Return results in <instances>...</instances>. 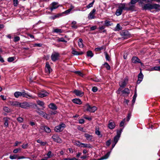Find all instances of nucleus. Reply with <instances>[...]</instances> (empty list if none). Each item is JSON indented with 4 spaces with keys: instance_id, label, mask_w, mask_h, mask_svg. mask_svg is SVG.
Listing matches in <instances>:
<instances>
[{
    "instance_id": "f257e3e1",
    "label": "nucleus",
    "mask_w": 160,
    "mask_h": 160,
    "mask_svg": "<svg viewBox=\"0 0 160 160\" xmlns=\"http://www.w3.org/2000/svg\"><path fill=\"white\" fill-rule=\"evenodd\" d=\"M14 95L15 97L18 98L19 97L22 96L28 98L34 99L35 97L32 95H29L28 93H26L24 90H23L22 92H16L14 93Z\"/></svg>"
},
{
    "instance_id": "f03ea898",
    "label": "nucleus",
    "mask_w": 160,
    "mask_h": 160,
    "mask_svg": "<svg viewBox=\"0 0 160 160\" xmlns=\"http://www.w3.org/2000/svg\"><path fill=\"white\" fill-rule=\"evenodd\" d=\"M127 6V5L124 3L120 4L119 5L118 8L116 11L115 14L116 16H119L121 15L123 10L129 9V8H128Z\"/></svg>"
},
{
    "instance_id": "7ed1b4c3",
    "label": "nucleus",
    "mask_w": 160,
    "mask_h": 160,
    "mask_svg": "<svg viewBox=\"0 0 160 160\" xmlns=\"http://www.w3.org/2000/svg\"><path fill=\"white\" fill-rule=\"evenodd\" d=\"M128 81V79L126 78L122 80L119 82L120 88H118V93H120V92L122 89V88H124L126 85Z\"/></svg>"
},
{
    "instance_id": "20e7f679",
    "label": "nucleus",
    "mask_w": 160,
    "mask_h": 160,
    "mask_svg": "<svg viewBox=\"0 0 160 160\" xmlns=\"http://www.w3.org/2000/svg\"><path fill=\"white\" fill-rule=\"evenodd\" d=\"M66 127L65 124L62 123L55 127L54 130L58 132H62Z\"/></svg>"
},
{
    "instance_id": "39448f33",
    "label": "nucleus",
    "mask_w": 160,
    "mask_h": 160,
    "mask_svg": "<svg viewBox=\"0 0 160 160\" xmlns=\"http://www.w3.org/2000/svg\"><path fill=\"white\" fill-rule=\"evenodd\" d=\"M84 108L86 109V111L91 112H94L97 109V108L96 107H91L88 103H87L84 106Z\"/></svg>"
},
{
    "instance_id": "423d86ee",
    "label": "nucleus",
    "mask_w": 160,
    "mask_h": 160,
    "mask_svg": "<svg viewBox=\"0 0 160 160\" xmlns=\"http://www.w3.org/2000/svg\"><path fill=\"white\" fill-rule=\"evenodd\" d=\"M122 128H120L117 130V135L114 138V142L117 143L120 137L121 133L122 131Z\"/></svg>"
},
{
    "instance_id": "0eeeda50",
    "label": "nucleus",
    "mask_w": 160,
    "mask_h": 160,
    "mask_svg": "<svg viewBox=\"0 0 160 160\" xmlns=\"http://www.w3.org/2000/svg\"><path fill=\"white\" fill-rule=\"evenodd\" d=\"M36 112L40 115L43 117L44 118L47 119H49L48 117V115L46 112L41 111L39 108H37V110H36Z\"/></svg>"
},
{
    "instance_id": "6e6552de",
    "label": "nucleus",
    "mask_w": 160,
    "mask_h": 160,
    "mask_svg": "<svg viewBox=\"0 0 160 160\" xmlns=\"http://www.w3.org/2000/svg\"><path fill=\"white\" fill-rule=\"evenodd\" d=\"M59 56L58 53L54 52L52 53L51 58L53 61L55 62L58 59Z\"/></svg>"
},
{
    "instance_id": "1a4fd4ad",
    "label": "nucleus",
    "mask_w": 160,
    "mask_h": 160,
    "mask_svg": "<svg viewBox=\"0 0 160 160\" xmlns=\"http://www.w3.org/2000/svg\"><path fill=\"white\" fill-rule=\"evenodd\" d=\"M31 106V103L26 102H24L22 103L20 102L19 107L23 108H26Z\"/></svg>"
},
{
    "instance_id": "9d476101",
    "label": "nucleus",
    "mask_w": 160,
    "mask_h": 160,
    "mask_svg": "<svg viewBox=\"0 0 160 160\" xmlns=\"http://www.w3.org/2000/svg\"><path fill=\"white\" fill-rule=\"evenodd\" d=\"M96 11V9H93L88 14V18L90 20L95 18V15Z\"/></svg>"
},
{
    "instance_id": "9b49d317",
    "label": "nucleus",
    "mask_w": 160,
    "mask_h": 160,
    "mask_svg": "<svg viewBox=\"0 0 160 160\" xmlns=\"http://www.w3.org/2000/svg\"><path fill=\"white\" fill-rule=\"evenodd\" d=\"M52 138L55 142L57 143H61L62 142L61 139L57 135H53Z\"/></svg>"
},
{
    "instance_id": "f8f14e48",
    "label": "nucleus",
    "mask_w": 160,
    "mask_h": 160,
    "mask_svg": "<svg viewBox=\"0 0 160 160\" xmlns=\"http://www.w3.org/2000/svg\"><path fill=\"white\" fill-rule=\"evenodd\" d=\"M48 94V93L45 91H42L40 92L38 94V97L41 98H43L47 96Z\"/></svg>"
},
{
    "instance_id": "ddd939ff",
    "label": "nucleus",
    "mask_w": 160,
    "mask_h": 160,
    "mask_svg": "<svg viewBox=\"0 0 160 160\" xmlns=\"http://www.w3.org/2000/svg\"><path fill=\"white\" fill-rule=\"evenodd\" d=\"M130 113H128V116H127V118H124L123 120H122L120 124V127H122L124 126L125 123L126 122H128L129 120V117H130Z\"/></svg>"
},
{
    "instance_id": "4468645a",
    "label": "nucleus",
    "mask_w": 160,
    "mask_h": 160,
    "mask_svg": "<svg viewBox=\"0 0 160 160\" xmlns=\"http://www.w3.org/2000/svg\"><path fill=\"white\" fill-rule=\"evenodd\" d=\"M142 8L143 10H146L151 9L152 4L147 3L145 4L142 6Z\"/></svg>"
},
{
    "instance_id": "2eb2a0df",
    "label": "nucleus",
    "mask_w": 160,
    "mask_h": 160,
    "mask_svg": "<svg viewBox=\"0 0 160 160\" xmlns=\"http://www.w3.org/2000/svg\"><path fill=\"white\" fill-rule=\"evenodd\" d=\"M84 136L86 139L89 142L93 141V136L92 135L89 134L87 133L84 134Z\"/></svg>"
},
{
    "instance_id": "dca6fc26",
    "label": "nucleus",
    "mask_w": 160,
    "mask_h": 160,
    "mask_svg": "<svg viewBox=\"0 0 160 160\" xmlns=\"http://www.w3.org/2000/svg\"><path fill=\"white\" fill-rule=\"evenodd\" d=\"M58 3L53 2L51 4L52 6L50 8L51 11H52L53 9L58 8L59 6L58 5Z\"/></svg>"
},
{
    "instance_id": "f3484780",
    "label": "nucleus",
    "mask_w": 160,
    "mask_h": 160,
    "mask_svg": "<svg viewBox=\"0 0 160 160\" xmlns=\"http://www.w3.org/2000/svg\"><path fill=\"white\" fill-rule=\"evenodd\" d=\"M45 70L47 74H49L52 71V69L48 62L46 63Z\"/></svg>"
},
{
    "instance_id": "a211bd4d",
    "label": "nucleus",
    "mask_w": 160,
    "mask_h": 160,
    "mask_svg": "<svg viewBox=\"0 0 160 160\" xmlns=\"http://www.w3.org/2000/svg\"><path fill=\"white\" fill-rule=\"evenodd\" d=\"M143 78V75L141 72H140L138 75V80L137 81V84H139L142 81Z\"/></svg>"
},
{
    "instance_id": "6ab92c4d",
    "label": "nucleus",
    "mask_w": 160,
    "mask_h": 160,
    "mask_svg": "<svg viewBox=\"0 0 160 160\" xmlns=\"http://www.w3.org/2000/svg\"><path fill=\"white\" fill-rule=\"evenodd\" d=\"M9 104L12 106L19 107L20 102L17 101H11L9 102Z\"/></svg>"
},
{
    "instance_id": "aec40b11",
    "label": "nucleus",
    "mask_w": 160,
    "mask_h": 160,
    "mask_svg": "<svg viewBox=\"0 0 160 160\" xmlns=\"http://www.w3.org/2000/svg\"><path fill=\"white\" fill-rule=\"evenodd\" d=\"M73 92L77 96L82 97L83 94L84 93L81 91L75 90Z\"/></svg>"
},
{
    "instance_id": "412c9836",
    "label": "nucleus",
    "mask_w": 160,
    "mask_h": 160,
    "mask_svg": "<svg viewBox=\"0 0 160 160\" xmlns=\"http://www.w3.org/2000/svg\"><path fill=\"white\" fill-rule=\"evenodd\" d=\"M152 9H154L157 10H160V5L158 4L152 3Z\"/></svg>"
},
{
    "instance_id": "4be33fe9",
    "label": "nucleus",
    "mask_w": 160,
    "mask_h": 160,
    "mask_svg": "<svg viewBox=\"0 0 160 160\" xmlns=\"http://www.w3.org/2000/svg\"><path fill=\"white\" fill-rule=\"evenodd\" d=\"M48 107L52 110H56L57 109V107L56 105L53 103H50L48 105Z\"/></svg>"
},
{
    "instance_id": "5701e85b",
    "label": "nucleus",
    "mask_w": 160,
    "mask_h": 160,
    "mask_svg": "<svg viewBox=\"0 0 160 160\" xmlns=\"http://www.w3.org/2000/svg\"><path fill=\"white\" fill-rule=\"evenodd\" d=\"M81 146L80 148L83 147L85 148H92V146L91 144H86L81 143Z\"/></svg>"
},
{
    "instance_id": "b1692460",
    "label": "nucleus",
    "mask_w": 160,
    "mask_h": 160,
    "mask_svg": "<svg viewBox=\"0 0 160 160\" xmlns=\"http://www.w3.org/2000/svg\"><path fill=\"white\" fill-rule=\"evenodd\" d=\"M113 23L111 21L106 20L104 21V25L105 27H108L109 26H111L112 25Z\"/></svg>"
},
{
    "instance_id": "393cba45",
    "label": "nucleus",
    "mask_w": 160,
    "mask_h": 160,
    "mask_svg": "<svg viewBox=\"0 0 160 160\" xmlns=\"http://www.w3.org/2000/svg\"><path fill=\"white\" fill-rule=\"evenodd\" d=\"M72 102L75 103L79 105L81 104L82 103L81 101L79 99H74L72 100Z\"/></svg>"
},
{
    "instance_id": "a878e982",
    "label": "nucleus",
    "mask_w": 160,
    "mask_h": 160,
    "mask_svg": "<svg viewBox=\"0 0 160 160\" xmlns=\"http://www.w3.org/2000/svg\"><path fill=\"white\" fill-rule=\"evenodd\" d=\"M115 125L114 122H110V121L109 122L108 124V127L109 129H113L115 128Z\"/></svg>"
},
{
    "instance_id": "bb28decb",
    "label": "nucleus",
    "mask_w": 160,
    "mask_h": 160,
    "mask_svg": "<svg viewBox=\"0 0 160 160\" xmlns=\"http://www.w3.org/2000/svg\"><path fill=\"white\" fill-rule=\"evenodd\" d=\"M140 60L136 57H133L132 59V62L134 63L140 62Z\"/></svg>"
},
{
    "instance_id": "cd10ccee",
    "label": "nucleus",
    "mask_w": 160,
    "mask_h": 160,
    "mask_svg": "<svg viewBox=\"0 0 160 160\" xmlns=\"http://www.w3.org/2000/svg\"><path fill=\"white\" fill-rule=\"evenodd\" d=\"M72 53L73 55H82L83 54V52H78L74 50H72Z\"/></svg>"
},
{
    "instance_id": "c85d7f7f",
    "label": "nucleus",
    "mask_w": 160,
    "mask_h": 160,
    "mask_svg": "<svg viewBox=\"0 0 160 160\" xmlns=\"http://www.w3.org/2000/svg\"><path fill=\"white\" fill-rule=\"evenodd\" d=\"M150 71H160V66H156L151 68L149 70Z\"/></svg>"
},
{
    "instance_id": "c756f323",
    "label": "nucleus",
    "mask_w": 160,
    "mask_h": 160,
    "mask_svg": "<svg viewBox=\"0 0 160 160\" xmlns=\"http://www.w3.org/2000/svg\"><path fill=\"white\" fill-rule=\"evenodd\" d=\"M78 45L80 48H82L83 45L82 43V40L81 38H79L78 40Z\"/></svg>"
},
{
    "instance_id": "7c9ffc66",
    "label": "nucleus",
    "mask_w": 160,
    "mask_h": 160,
    "mask_svg": "<svg viewBox=\"0 0 160 160\" xmlns=\"http://www.w3.org/2000/svg\"><path fill=\"white\" fill-rule=\"evenodd\" d=\"M45 131L47 133H49L51 132V130L50 128L46 126L42 127Z\"/></svg>"
},
{
    "instance_id": "2f4dec72",
    "label": "nucleus",
    "mask_w": 160,
    "mask_h": 160,
    "mask_svg": "<svg viewBox=\"0 0 160 160\" xmlns=\"http://www.w3.org/2000/svg\"><path fill=\"white\" fill-rule=\"evenodd\" d=\"M137 97V94L136 92V90L135 91L133 97V99L132 100V104H133L135 102V100Z\"/></svg>"
},
{
    "instance_id": "473e14b6",
    "label": "nucleus",
    "mask_w": 160,
    "mask_h": 160,
    "mask_svg": "<svg viewBox=\"0 0 160 160\" xmlns=\"http://www.w3.org/2000/svg\"><path fill=\"white\" fill-rule=\"evenodd\" d=\"M110 154V152H108L105 155L101 158L100 160H103L107 159L109 156Z\"/></svg>"
},
{
    "instance_id": "72a5a7b5",
    "label": "nucleus",
    "mask_w": 160,
    "mask_h": 160,
    "mask_svg": "<svg viewBox=\"0 0 160 160\" xmlns=\"http://www.w3.org/2000/svg\"><path fill=\"white\" fill-rule=\"evenodd\" d=\"M37 104L40 106L44 108V103L43 101L38 100L37 101Z\"/></svg>"
},
{
    "instance_id": "f704fd0d",
    "label": "nucleus",
    "mask_w": 160,
    "mask_h": 160,
    "mask_svg": "<svg viewBox=\"0 0 160 160\" xmlns=\"http://www.w3.org/2000/svg\"><path fill=\"white\" fill-rule=\"evenodd\" d=\"M115 30L117 31H119L122 29V27L120 26L119 24H117L116 27L115 28Z\"/></svg>"
},
{
    "instance_id": "c9c22d12",
    "label": "nucleus",
    "mask_w": 160,
    "mask_h": 160,
    "mask_svg": "<svg viewBox=\"0 0 160 160\" xmlns=\"http://www.w3.org/2000/svg\"><path fill=\"white\" fill-rule=\"evenodd\" d=\"M121 91L123 94H128L129 93V90L128 88H125L124 90Z\"/></svg>"
},
{
    "instance_id": "e433bc0d",
    "label": "nucleus",
    "mask_w": 160,
    "mask_h": 160,
    "mask_svg": "<svg viewBox=\"0 0 160 160\" xmlns=\"http://www.w3.org/2000/svg\"><path fill=\"white\" fill-rule=\"evenodd\" d=\"M74 145H76L78 147H80L81 146V144L82 142H81L79 141H74L73 142Z\"/></svg>"
},
{
    "instance_id": "4c0bfd02",
    "label": "nucleus",
    "mask_w": 160,
    "mask_h": 160,
    "mask_svg": "<svg viewBox=\"0 0 160 160\" xmlns=\"http://www.w3.org/2000/svg\"><path fill=\"white\" fill-rule=\"evenodd\" d=\"M120 33L122 36H126L128 34V32L126 30H123L122 31V32H120Z\"/></svg>"
},
{
    "instance_id": "58836bf2",
    "label": "nucleus",
    "mask_w": 160,
    "mask_h": 160,
    "mask_svg": "<svg viewBox=\"0 0 160 160\" xmlns=\"http://www.w3.org/2000/svg\"><path fill=\"white\" fill-rule=\"evenodd\" d=\"M37 142L40 143L41 145L42 146H44L47 144V142H42L40 139L37 140Z\"/></svg>"
},
{
    "instance_id": "ea45409f",
    "label": "nucleus",
    "mask_w": 160,
    "mask_h": 160,
    "mask_svg": "<svg viewBox=\"0 0 160 160\" xmlns=\"http://www.w3.org/2000/svg\"><path fill=\"white\" fill-rule=\"evenodd\" d=\"M18 156L17 155H10L9 157V158L11 159H18Z\"/></svg>"
},
{
    "instance_id": "a19ab883",
    "label": "nucleus",
    "mask_w": 160,
    "mask_h": 160,
    "mask_svg": "<svg viewBox=\"0 0 160 160\" xmlns=\"http://www.w3.org/2000/svg\"><path fill=\"white\" fill-rule=\"evenodd\" d=\"M87 55L88 57H93V55L91 51H89L87 52Z\"/></svg>"
},
{
    "instance_id": "79ce46f5",
    "label": "nucleus",
    "mask_w": 160,
    "mask_h": 160,
    "mask_svg": "<svg viewBox=\"0 0 160 160\" xmlns=\"http://www.w3.org/2000/svg\"><path fill=\"white\" fill-rule=\"evenodd\" d=\"M104 53L106 59L107 60L109 61L110 60V56H109L107 52H105Z\"/></svg>"
},
{
    "instance_id": "37998d69",
    "label": "nucleus",
    "mask_w": 160,
    "mask_h": 160,
    "mask_svg": "<svg viewBox=\"0 0 160 160\" xmlns=\"http://www.w3.org/2000/svg\"><path fill=\"white\" fill-rule=\"evenodd\" d=\"M47 157L48 158H50L51 157H52L53 155L52 154V152L51 151H49L48 152V153L47 154Z\"/></svg>"
},
{
    "instance_id": "c03bdc74",
    "label": "nucleus",
    "mask_w": 160,
    "mask_h": 160,
    "mask_svg": "<svg viewBox=\"0 0 160 160\" xmlns=\"http://www.w3.org/2000/svg\"><path fill=\"white\" fill-rule=\"evenodd\" d=\"M95 133L96 134L98 135H100V132L99 131V128H96L95 130Z\"/></svg>"
},
{
    "instance_id": "a18cd8bd",
    "label": "nucleus",
    "mask_w": 160,
    "mask_h": 160,
    "mask_svg": "<svg viewBox=\"0 0 160 160\" xmlns=\"http://www.w3.org/2000/svg\"><path fill=\"white\" fill-rule=\"evenodd\" d=\"M54 32L56 33H62V30L61 29L56 28L54 30Z\"/></svg>"
},
{
    "instance_id": "49530a36",
    "label": "nucleus",
    "mask_w": 160,
    "mask_h": 160,
    "mask_svg": "<svg viewBox=\"0 0 160 160\" xmlns=\"http://www.w3.org/2000/svg\"><path fill=\"white\" fill-rule=\"evenodd\" d=\"M104 67L108 70H109L110 69V67L109 65L107 62H105L104 64Z\"/></svg>"
},
{
    "instance_id": "de8ad7c7",
    "label": "nucleus",
    "mask_w": 160,
    "mask_h": 160,
    "mask_svg": "<svg viewBox=\"0 0 160 160\" xmlns=\"http://www.w3.org/2000/svg\"><path fill=\"white\" fill-rule=\"evenodd\" d=\"M21 149L20 148H18L16 149H15L13 151V152L14 153H17L18 152L21 151Z\"/></svg>"
},
{
    "instance_id": "09e8293b",
    "label": "nucleus",
    "mask_w": 160,
    "mask_h": 160,
    "mask_svg": "<svg viewBox=\"0 0 160 160\" xmlns=\"http://www.w3.org/2000/svg\"><path fill=\"white\" fill-rule=\"evenodd\" d=\"M94 0H93L92 2L90 3L89 4H88V5H87L86 6V8H89L92 7L93 6V5L94 3Z\"/></svg>"
},
{
    "instance_id": "8fccbe9b",
    "label": "nucleus",
    "mask_w": 160,
    "mask_h": 160,
    "mask_svg": "<svg viewBox=\"0 0 160 160\" xmlns=\"http://www.w3.org/2000/svg\"><path fill=\"white\" fill-rule=\"evenodd\" d=\"M3 109L4 111L7 112H10V109L7 107H4Z\"/></svg>"
},
{
    "instance_id": "3c124183",
    "label": "nucleus",
    "mask_w": 160,
    "mask_h": 160,
    "mask_svg": "<svg viewBox=\"0 0 160 160\" xmlns=\"http://www.w3.org/2000/svg\"><path fill=\"white\" fill-rule=\"evenodd\" d=\"M14 57H11L8 58V62H11L14 60Z\"/></svg>"
},
{
    "instance_id": "603ef678",
    "label": "nucleus",
    "mask_w": 160,
    "mask_h": 160,
    "mask_svg": "<svg viewBox=\"0 0 160 160\" xmlns=\"http://www.w3.org/2000/svg\"><path fill=\"white\" fill-rule=\"evenodd\" d=\"M17 120L20 123L23 122V118L21 117H19L18 118H17Z\"/></svg>"
},
{
    "instance_id": "864d4df0",
    "label": "nucleus",
    "mask_w": 160,
    "mask_h": 160,
    "mask_svg": "<svg viewBox=\"0 0 160 160\" xmlns=\"http://www.w3.org/2000/svg\"><path fill=\"white\" fill-rule=\"evenodd\" d=\"M104 48L103 46H102L99 48H95V50L96 51H100L101 50H102Z\"/></svg>"
},
{
    "instance_id": "5fc2aeb1",
    "label": "nucleus",
    "mask_w": 160,
    "mask_h": 160,
    "mask_svg": "<svg viewBox=\"0 0 160 160\" xmlns=\"http://www.w3.org/2000/svg\"><path fill=\"white\" fill-rule=\"evenodd\" d=\"M20 38L18 36L15 37L14 38V42H16L20 40Z\"/></svg>"
},
{
    "instance_id": "6e6d98bb",
    "label": "nucleus",
    "mask_w": 160,
    "mask_h": 160,
    "mask_svg": "<svg viewBox=\"0 0 160 160\" xmlns=\"http://www.w3.org/2000/svg\"><path fill=\"white\" fill-rule=\"evenodd\" d=\"M13 5L15 6H17L18 4V0H13Z\"/></svg>"
},
{
    "instance_id": "4d7b16f0",
    "label": "nucleus",
    "mask_w": 160,
    "mask_h": 160,
    "mask_svg": "<svg viewBox=\"0 0 160 160\" xmlns=\"http://www.w3.org/2000/svg\"><path fill=\"white\" fill-rule=\"evenodd\" d=\"M71 9H69L67 10H66L65 12H63V13L66 14H69L71 11Z\"/></svg>"
},
{
    "instance_id": "13d9d810",
    "label": "nucleus",
    "mask_w": 160,
    "mask_h": 160,
    "mask_svg": "<svg viewBox=\"0 0 160 160\" xmlns=\"http://www.w3.org/2000/svg\"><path fill=\"white\" fill-rule=\"evenodd\" d=\"M28 147V144L27 143L25 144H23L22 145V147L23 149H26Z\"/></svg>"
},
{
    "instance_id": "bf43d9fd",
    "label": "nucleus",
    "mask_w": 160,
    "mask_h": 160,
    "mask_svg": "<svg viewBox=\"0 0 160 160\" xmlns=\"http://www.w3.org/2000/svg\"><path fill=\"white\" fill-rule=\"evenodd\" d=\"M92 91L94 92H96L98 91V88L96 87H94L92 88Z\"/></svg>"
},
{
    "instance_id": "052dcab7",
    "label": "nucleus",
    "mask_w": 160,
    "mask_h": 160,
    "mask_svg": "<svg viewBox=\"0 0 160 160\" xmlns=\"http://www.w3.org/2000/svg\"><path fill=\"white\" fill-rule=\"evenodd\" d=\"M105 28V26L104 25L103 26H101L99 28V30H102L104 29Z\"/></svg>"
},
{
    "instance_id": "680f3d73",
    "label": "nucleus",
    "mask_w": 160,
    "mask_h": 160,
    "mask_svg": "<svg viewBox=\"0 0 160 160\" xmlns=\"http://www.w3.org/2000/svg\"><path fill=\"white\" fill-rule=\"evenodd\" d=\"M76 73L80 76L82 77L83 76V74L80 71H77L76 72Z\"/></svg>"
},
{
    "instance_id": "e2e57ef3",
    "label": "nucleus",
    "mask_w": 160,
    "mask_h": 160,
    "mask_svg": "<svg viewBox=\"0 0 160 160\" xmlns=\"http://www.w3.org/2000/svg\"><path fill=\"white\" fill-rule=\"evenodd\" d=\"M84 122V120L83 119H80L79 120V122L80 124H83Z\"/></svg>"
},
{
    "instance_id": "0e129e2a",
    "label": "nucleus",
    "mask_w": 160,
    "mask_h": 160,
    "mask_svg": "<svg viewBox=\"0 0 160 160\" xmlns=\"http://www.w3.org/2000/svg\"><path fill=\"white\" fill-rule=\"evenodd\" d=\"M59 41L62 42H67V41L65 40L63 38H61L59 40Z\"/></svg>"
},
{
    "instance_id": "69168bd1",
    "label": "nucleus",
    "mask_w": 160,
    "mask_h": 160,
    "mask_svg": "<svg viewBox=\"0 0 160 160\" xmlns=\"http://www.w3.org/2000/svg\"><path fill=\"white\" fill-rule=\"evenodd\" d=\"M97 28V27L96 26H93L91 27L90 31H93Z\"/></svg>"
},
{
    "instance_id": "338daca9",
    "label": "nucleus",
    "mask_w": 160,
    "mask_h": 160,
    "mask_svg": "<svg viewBox=\"0 0 160 160\" xmlns=\"http://www.w3.org/2000/svg\"><path fill=\"white\" fill-rule=\"evenodd\" d=\"M138 0H131V3L132 4H134L136 3Z\"/></svg>"
},
{
    "instance_id": "774afa93",
    "label": "nucleus",
    "mask_w": 160,
    "mask_h": 160,
    "mask_svg": "<svg viewBox=\"0 0 160 160\" xmlns=\"http://www.w3.org/2000/svg\"><path fill=\"white\" fill-rule=\"evenodd\" d=\"M21 143V142H18V141H17L15 142L14 146H17L18 144H20Z\"/></svg>"
}]
</instances>
